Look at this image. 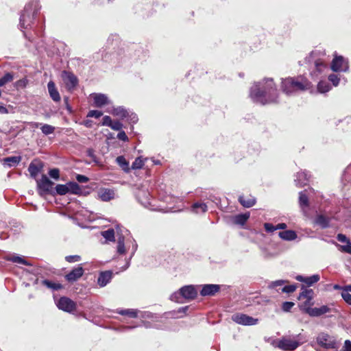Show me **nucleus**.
<instances>
[{
	"label": "nucleus",
	"instance_id": "nucleus-1",
	"mask_svg": "<svg viewBox=\"0 0 351 351\" xmlns=\"http://www.w3.org/2000/svg\"><path fill=\"white\" fill-rule=\"evenodd\" d=\"M278 90L272 78H265L255 83L250 89V96L256 103L267 104L276 102Z\"/></svg>",
	"mask_w": 351,
	"mask_h": 351
},
{
	"label": "nucleus",
	"instance_id": "nucleus-2",
	"mask_svg": "<svg viewBox=\"0 0 351 351\" xmlns=\"http://www.w3.org/2000/svg\"><path fill=\"white\" fill-rule=\"evenodd\" d=\"M326 55L321 49L312 51L304 59L309 66L310 75L313 79H329V68L326 60Z\"/></svg>",
	"mask_w": 351,
	"mask_h": 351
},
{
	"label": "nucleus",
	"instance_id": "nucleus-3",
	"mask_svg": "<svg viewBox=\"0 0 351 351\" xmlns=\"http://www.w3.org/2000/svg\"><path fill=\"white\" fill-rule=\"evenodd\" d=\"M313 84L307 77L300 75L295 77L282 78L280 88L288 96L295 95L298 92H304L311 89Z\"/></svg>",
	"mask_w": 351,
	"mask_h": 351
},
{
	"label": "nucleus",
	"instance_id": "nucleus-4",
	"mask_svg": "<svg viewBox=\"0 0 351 351\" xmlns=\"http://www.w3.org/2000/svg\"><path fill=\"white\" fill-rule=\"evenodd\" d=\"M40 8L38 0H32L25 5L20 17L19 26L21 30L31 27Z\"/></svg>",
	"mask_w": 351,
	"mask_h": 351
},
{
	"label": "nucleus",
	"instance_id": "nucleus-5",
	"mask_svg": "<svg viewBox=\"0 0 351 351\" xmlns=\"http://www.w3.org/2000/svg\"><path fill=\"white\" fill-rule=\"evenodd\" d=\"M197 295V291L193 285H186L182 287L178 291L173 293L170 298L172 301L182 303V299L193 300Z\"/></svg>",
	"mask_w": 351,
	"mask_h": 351
},
{
	"label": "nucleus",
	"instance_id": "nucleus-6",
	"mask_svg": "<svg viewBox=\"0 0 351 351\" xmlns=\"http://www.w3.org/2000/svg\"><path fill=\"white\" fill-rule=\"evenodd\" d=\"M313 298V290L302 287V291L298 296V300L301 302L300 304V309L307 313L308 310L311 309V306L314 304Z\"/></svg>",
	"mask_w": 351,
	"mask_h": 351
},
{
	"label": "nucleus",
	"instance_id": "nucleus-7",
	"mask_svg": "<svg viewBox=\"0 0 351 351\" xmlns=\"http://www.w3.org/2000/svg\"><path fill=\"white\" fill-rule=\"evenodd\" d=\"M330 69L335 72H346L349 69L348 61L342 56L334 53V58L330 62Z\"/></svg>",
	"mask_w": 351,
	"mask_h": 351
},
{
	"label": "nucleus",
	"instance_id": "nucleus-8",
	"mask_svg": "<svg viewBox=\"0 0 351 351\" xmlns=\"http://www.w3.org/2000/svg\"><path fill=\"white\" fill-rule=\"evenodd\" d=\"M300 343L290 338L282 337L279 339L275 346L284 351H293L298 348Z\"/></svg>",
	"mask_w": 351,
	"mask_h": 351
},
{
	"label": "nucleus",
	"instance_id": "nucleus-9",
	"mask_svg": "<svg viewBox=\"0 0 351 351\" xmlns=\"http://www.w3.org/2000/svg\"><path fill=\"white\" fill-rule=\"evenodd\" d=\"M313 194L314 190L311 188L299 193V204L304 213H306L309 207V199L313 197Z\"/></svg>",
	"mask_w": 351,
	"mask_h": 351
},
{
	"label": "nucleus",
	"instance_id": "nucleus-10",
	"mask_svg": "<svg viewBox=\"0 0 351 351\" xmlns=\"http://www.w3.org/2000/svg\"><path fill=\"white\" fill-rule=\"evenodd\" d=\"M232 320L243 326H254L258 324V319L243 313H235L232 315Z\"/></svg>",
	"mask_w": 351,
	"mask_h": 351
},
{
	"label": "nucleus",
	"instance_id": "nucleus-11",
	"mask_svg": "<svg viewBox=\"0 0 351 351\" xmlns=\"http://www.w3.org/2000/svg\"><path fill=\"white\" fill-rule=\"evenodd\" d=\"M53 182L45 175H43L40 180L37 181L38 191L40 196L49 193L52 189Z\"/></svg>",
	"mask_w": 351,
	"mask_h": 351
},
{
	"label": "nucleus",
	"instance_id": "nucleus-12",
	"mask_svg": "<svg viewBox=\"0 0 351 351\" xmlns=\"http://www.w3.org/2000/svg\"><path fill=\"white\" fill-rule=\"evenodd\" d=\"M57 306L59 309L67 313H71L76 308V304L72 300L67 297H62L57 302Z\"/></svg>",
	"mask_w": 351,
	"mask_h": 351
},
{
	"label": "nucleus",
	"instance_id": "nucleus-13",
	"mask_svg": "<svg viewBox=\"0 0 351 351\" xmlns=\"http://www.w3.org/2000/svg\"><path fill=\"white\" fill-rule=\"evenodd\" d=\"M136 197L138 202L145 208L149 209H154V206L152 204L150 194L149 191L139 189L136 193Z\"/></svg>",
	"mask_w": 351,
	"mask_h": 351
},
{
	"label": "nucleus",
	"instance_id": "nucleus-14",
	"mask_svg": "<svg viewBox=\"0 0 351 351\" xmlns=\"http://www.w3.org/2000/svg\"><path fill=\"white\" fill-rule=\"evenodd\" d=\"M62 78L66 88L69 90L73 89L78 83L77 77L71 72L64 71L62 73Z\"/></svg>",
	"mask_w": 351,
	"mask_h": 351
},
{
	"label": "nucleus",
	"instance_id": "nucleus-15",
	"mask_svg": "<svg viewBox=\"0 0 351 351\" xmlns=\"http://www.w3.org/2000/svg\"><path fill=\"white\" fill-rule=\"evenodd\" d=\"M83 274L84 269L82 266H78L66 275V279L69 282H74L82 276Z\"/></svg>",
	"mask_w": 351,
	"mask_h": 351
},
{
	"label": "nucleus",
	"instance_id": "nucleus-16",
	"mask_svg": "<svg viewBox=\"0 0 351 351\" xmlns=\"http://www.w3.org/2000/svg\"><path fill=\"white\" fill-rule=\"evenodd\" d=\"M93 98L94 104L96 107L101 108L104 105L108 104L110 101L108 97L101 93H94L93 94Z\"/></svg>",
	"mask_w": 351,
	"mask_h": 351
},
{
	"label": "nucleus",
	"instance_id": "nucleus-17",
	"mask_svg": "<svg viewBox=\"0 0 351 351\" xmlns=\"http://www.w3.org/2000/svg\"><path fill=\"white\" fill-rule=\"evenodd\" d=\"M219 286L217 285H205L203 286L200 293L202 296L214 295L219 291Z\"/></svg>",
	"mask_w": 351,
	"mask_h": 351
},
{
	"label": "nucleus",
	"instance_id": "nucleus-18",
	"mask_svg": "<svg viewBox=\"0 0 351 351\" xmlns=\"http://www.w3.org/2000/svg\"><path fill=\"white\" fill-rule=\"evenodd\" d=\"M48 92L51 99L55 102H59L61 99L59 92L58 91L56 84L53 81H49L47 84Z\"/></svg>",
	"mask_w": 351,
	"mask_h": 351
},
{
	"label": "nucleus",
	"instance_id": "nucleus-19",
	"mask_svg": "<svg viewBox=\"0 0 351 351\" xmlns=\"http://www.w3.org/2000/svg\"><path fill=\"white\" fill-rule=\"evenodd\" d=\"M112 273L110 271L101 272L97 278V283L101 287H105L112 279Z\"/></svg>",
	"mask_w": 351,
	"mask_h": 351
},
{
	"label": "nucleus",
	"instance_id": "nucleus-20",
	"mask_svg": "<svg viewBox=\"0 0 351 351\" xmlns=\"http://www.w3.org/2000/svg\"><path fill=\"white\" fill-rule=\"evenodd\" d=\"M97 195L102 201H110L114 197V192L109 189H101L97 192Z\"/></svg>",
	"mask_w": 351,
	"mask_h": 351
},
{
	"label": "nucleus",
	"instance_id": "nucleus-21",
	"mask_svg": "<svg viewBox=\"0 0 351 351\" xmlns=\"http://www.w3.org/2000/svg\"><path fill=\"white\" fill-rule=\"evenodd\" d=\"M319 276L318 274H314L311 276H303L298 275L295 277V279L300 282H304L308 286H311L313 284L316 283L319 280Z\"/></svg>",
	"mask_w": 351,
	"mask_h": 351
},
{
	"label": "nucleus",
	"instance_id": "nucleus-22",
	"mask_svg": "<svg viewBox=\"0 0 351 351\" xmlns=\"http://www.w3.org/2000/svg\"><path fill=\"white\" fill-rule=\"evenodd\" d=\"M315 80H319L317 85V90L318 93L324 94L329 91V79L319 78Z\"/></svg>",
	"mask_w": 351,
	"mask_h": 351
},
{
	"label": "nucleus",
	"instance_id": "nucleus-23",
	"mask_svg": "<svg viewBox=\"0 0 351 351\" xmlns=\"http://www.w3.org/2000/svg\"><path fill=\"white\" fill-rule=\"evenodd\" d=\"M116 229L117 234V251L119 254H124L126 252L124 243V237L122 234H119V231L120 230V228L119 226H117Z\"/></svg>",
	"mask_w": 351,
	"mask_h": 351
},
{
	"label": "nucleus",
	"instance_id": "nucleus-24",
	"mask_svg": "<svg viewBox=\"0 0 351 351\" xmlns=\"http://www.w3.org/2000/svg\"><path fill=\"white\" fill-rule=\"evenodd\" d=\"M309 176L305 171H300L296 174V178L295 182L297 186L301 187L306 184L308 181Z\"/></svg>",
	"mask_w": 351,
	"mask_h": 351
},
{
	"label": "nucleus",
	"instance_id": "nucleus-25",
	"mask_svg": "<svg viewBox=\"0 0 351 351\" xmlns=\"http://www.w3.org/2000/svg\"><path fill=\"white\" fill-rule=\"evenodd\" d=\"M328 311V308L327 306L324 305L319 308H311V309L308 310L307 314H308L311 317H318L326 313H327Z\"/></svg>",
	"mask_w": 351,
	"mask_h": 351
},
{
	"label": "nucleus",
	"instance_id": "nucleus-26",
	"mask_svg": "<svg viewBox=\"0 0 351 351\" xmlns=\"http://www.w3.org/2000/svg\"><path fill=\"white\" fill-rule=\"evenodd\" d=\"M250 217V213L239 214L232 217V220L234 224L243 226Z\"/></svg>",
	"mask_w": 351,
	"mask_h": 351
},
{
	"label": "nucleus",
	"instance_id": "nucleus-27",
	"mask_svg": "<svg viewBox=\"0 0 351 351\" xmlns=\"http://www.w3.org/2000/svg\"><path fill=\"white\" fill-rule=\"evenodd\" d=\"M239 201L241 204L245 208L252 207L256 203V199L252 196L245 197L244 195H241L239 197Z\"/></svg>",
	"mask_w": 351,
	"mask_h": 351
},
{
	"label": "nucleus",
	"instance_id": "nucleus-28",
	"mask_svg": "<svg viewBox=\"0 0 351 351\" xmlns=\"http://www.w3.org/2000/svg\"><path fill=\"white\" fill-rule=\"evenodd\" d=\"M278 235L285 241H293L297 238L296 232L291 230L280 232Z\"/></svg>",
	"mask_w": 351,
	"mask_h": 351
},
{
	"label": "nucleus",
	"instance_id": "nucleus-29",
	"mask_svg": "<svg viewBox=\"0 0 351 351\" xmlns=\"http://www.w3.org/2000/svg\"><path fill=\"white\" fill-rule=\"evenodd\" d=\"M108 112L121 118H126L129 114L128 112L121 106L113 108L112 110H108Z\"/></svg>",
	"mask_w": 351,
	"mask_h": 351
},
{
	"label": "nucleus",
	"instance_id": "nucleus-30",
	"mask_svg": "<svg viewBox=\"0 0 351 351\" xmlns=\"http://www.w3.org/2000/svg\"><path fill=\"white\" fill-rule=\"evenodd\" d=\"M191 210L195 213H204L208 210V206L205 203L196 202L192 205Z\"/></svg>",
	"mask_w": 351,
	"mask_h": 351
},
{
	"label": "nucleus",
	"instance_id": "nucleus-31",
	"mask_svg": "<svg viewBox=\"0 0 351 351\" xmlns=\"http://www.w3.org/2000/svg\"><path fill=\"white\" fill-rule=\"evenodd\" d=\"M6 260L12 261L15 263L22 264L25 265H31V264L26 261L23 257L16 254L7 256Z\"/></svg>",
	"mask_w": 351,
	"mask_h": 351
},
{
	"label": "nucleus",
	"instance_id": "nucleus-32",
	"mask_svg": "<svg viewBox=\"0 0 351 351\" xmlns=\"http://www.w3.org/2000/svg\"><path fill=\"white\" fill-rule=\"evenodd\" d=\"M328 335L325 333H321L317 338V344L323 348L327 349L328 348Z\"/></svg>",
	"mask_w": 351,
	"mask_h": 351
},
{
	"label": "nucleus",
	"instance_id": "nucleus-33",
	"mask_svg": "<svg viewBox=\"0 0 351 351\" xmlns=\"http://www.w3.org/2000/svg\"><path fill=\"white\" fill-rule=\"evenodd\" d=\"M315 223L322 228H325L328 226V220L323 215H317L315 219Z\"/></svg>",
	"mask_w": 351,
	"mask_h": 351
},
{
	"label": "nucleus",
	"instance_id": "nucleus-34",
	"mask_svg": "<svg viewBox=\"0 0 351 351\" xmlns=\"http://www.w3.org/2000/svg\"><path fill=\"white\" fill-rule=\"evenodd\" d=\"M116 162L125 172L130 171L129 162L126 160L124 156H118L116 158Z\"/></svg>",
	"mask_w": 351,
	"mask_h": 351
},
{
	"label": "nucleus",
	"instance_id": "nucleus-35",
	"mask_svg": "<svg viewBox=\"0 0 351 351\" xmlns=\"http://www.w3.org/2000/svg\"><path fill=\"white\" fill-rule=\"evenodd\" d=\"M68 188V193H71L73 194H80L82 191L81 188L74 182H70L66 183Z\"/></svg>",
	"mask_w": 351,
	"mask_h": 351
},
{
	"label": "nucleus",
	"instance_id": "nucleus-36",
	"mask_svg": "<svg viewBox=\"0 0 351 351\" xmlns=\"http://www.w3.org/2000/svg\"><path fill=\"white\" fill-rule=\"evenodd\" d=\"M21 160L20 156H10L3 159L4 163L9 167L15 166L18 165Z\"/></svg>",
	"mask_w": 351,
	"mask_h": 351
},
{
	"label": "nucleus",
	"instance_id": "nucleus-37",
	"mask_svg": "<svg viewBox=\"0 0 351 351\" xmlns=\"http://www.w3.org/2000/svg\"><path fill=\"white\" fill-rule=\"evenodd\" d=\"M104 238L108 241H114L115 231L112 228L108 229L107 230L101 232Z\"/></svg>",
	"mask_w": 351,
	"mask_h": 351
},
{
	"label": "nucleus",
	"instance_id": "nucleus-38",
	"mask_svg": "<svg viewBox=\"0 0 351 351\" xmlns=\"http://www.w3.org/2000/svg\"><path fill=\"white\" fill-rule=\"evenodd\" d=\"M43 285L52 290H58L62 288V286L60 283H56L48 280H44L42 281Z\"/></svg>",
	"mask_w": 351,
	"mask_h": 351
},
{
	"label": "nucleus",
	"instance_id": "nucleus-39",
	"mask_svg": "<svg viewBox=\"0 0 351 351\" xmlns=\"http://www.w3.org/2000/svg\"><path fill=\"white\" fill-rule=\"evenodd\" d=\"M14 80V75L12 73H6L0 78V87L3 86L6 84L11 82Z\"/></svg>",
	"mask_w": 351,
	"mask_h": 351
},
{
	"label": "nucleus",
	"instance_id": "nucleus-40",
	"mask_svg": "<svg viewBox=\"0 0 351 351\" xmlns=\"http://www.w3.org/2000/svg\"><path fill=\"white\" fill-rule=\"evenodd\" d=\"M117 313L121 315H128L133 318L137 317V311L134 309H121L117 310Z\"/></svg>",
	"mask_w": 351,
	"mask_h": 351
},
{
	"label": "nucleus",
	"instance_id": "nucleus-41",
	"mask_svg": "<svg viewBox=\"0 0 351 351\" xmlns=\"http://www.w3.org/2000/svg\"><path fill=\"white\" fill-rule=\"evenodd\" d=\"M40 130L45 135H49L54 132L55 127L49 124H43L42 125Z\"/></svg>",
	"mask_w": 351,
	"mask_h": 351
},
{
	"label": "nucleus",
	"instance_id": "nucleus-42",
	"mask_svg": "<svg viewBox=\"0 0 351 351\" xmlns=\"http://www.w3.org/2000/svg\"><path fill=\"white\" fill-rule=\"evenodd\" d=\"M28 171L32 178H36V176L40 172V168L38 167L36 165L31 163L28 167Z\"/></svg>",
	"mask_w": 351,
	"mask_h": 351
},
{
	"label": "nucleus",
	"instance_id": "nucleus-43",
	"mask_svg": "<svg viewBox=\"0 0 351 351\" xmlns=\"http://www.w3.org/2000/svg\"><path fill=\"white\" fill-rule=\"evenodd\" d=\"M144 160L141 156L138 157L135 159V160L132 162V169H140L144 165Z\"/></svg>",
	"mask_w": 351,
	"mask_h": 351
},
{
	"label": "nucleus",
	"instance_id": "nucleus-44",
	"mask_svg": "<svg viewBox=\"0 0 351 351\" xmlns=\"http://www.w3.org/2000/svg\"><path fill=\"white\" fill-rule=\"evenodd\" d=\"M56 191L58 195H66V193H68L67 184H57L56 186Z\"/></svg>",
	"mask_w": 351,
	"mask_h": 351
},
{
	"label": "nucleus",
	"instance_id": "nucleus-45",
	"mask_svg": "<svg viewBox=\"0 0 351 351\" xmlns=\"http://www.w3.org/2000/svg\"><path fill=\"white\" fill-rule=\"evenodd\" d=\"M27 84H28V80L25 77V78L21 79V80L16 81L14 83V86L17 89L24 88L27 86Z\"/></svg>",
	"mask_w": 351,
	"mask_h": 351
},
{
	"label": "nucleus",
	"instance_id": "nucleus-46",
	"mask_svg": "<svg viewBox=\"0 0 351 351\" xmlns=\"http://www.w3.org/2000/svg\"><path fill=\"white\" fill-rule=\"evenodd\" d=\"M341 297L346 303L351 305V294L348 291L343 289L341 292Z\"/></svg>",
	"mask_w": 351,
	"mask_h": 351
},
{
	"label": "nucleus",
	"instance_id": "nucleus-47",
	"mask_svg": "<svg viewBox=\"0 0 351 351\" xmlns=\"http://www.w3.org/2000/svg\"><path fill=\"white\" fill-rule=\"evenodd\" d=\"M340 82V77L337 74H330V83L334 86H337Z\"/></svg>",
	"mask_w": 351,
	"mask_h": 351
},
{
	"label": "nucleus",
	"instance_id": "nucleus-48",
	"mask_svg": "<svg viewBox=\"0 0 351 351\" xmlns=\"http://www.w3.org/2000/svg\"><path fill=\"white\" fill-rule=\"evenodd\" d=\"M110 128L113 130L120 131L123 128V124L119 121H112Z\"/></svg>",
	"mask_w": 351,
	"mask_h": 351
},
{
	"label": "nucleus",
	"instance_id": "nucleus-49",
	"mask_svg": "<svg viewBox=\"0 0 351 351\" xmlns=\"http://www.w3.org/2000/svg\"><path fill=\"white\" fill-rule=\"evenodd\" d=\"M103 113L99 110H90L87 114L88 117H95L98 119L102 116Z\"/></svg>",
	"mask_w": 351,
	"mask_h": 351
},
{
	"label": "nucleus",
	"instance_id": "nucleus-50",
	"mask_svg": "<svg viewBox=\"0 0 351 351\" xmlns=\"http://www.w3.org/2000/svg\"><path fill=\"white\" fill-rule=\"evenodd\" d=\"M65 259L69 263H75L81 260V257L78 255H71L65 257Z\"/></svg>",
	"mask_w": 351,
	"mask_h": 351
},
{
	"label": "nucleus",
	"instance_id": "nucleus-51",
	"mask_svg": "<svg viewBox=\"0 0 351 351\" xmlns=\"http://www.w3.org/2000/svg\"><path fill=\"white\" fill-rule=\"evenodd\" d=\"M296 285H287V286H285L282 291L285 293H293L295 291L296 289Z\"/></svg>",
	"mask_w": 351,
	"mask_h": 351
},
{
	"label": "nucleus",
	"instance_id": "nucleus-52",
	"mask_svg": "<svg viewBox=\"0 0 351 351\" xmlns=\"http://www.w3.org/2000/svg\"><path fill=\"white\" fill-rule=\"evenodd\" d=\"M293 306L294 303L292 302H285L282 304V308L285 312H288Z\"/></svg>",
	"mask_w": 351,
	"mask_h": 351
},
{
	"label": "nucleus",
	"instance_id": "nucleus-53",
	"mask_svg": "<svg viewBox=\"0 0 351 351\" xmlns=\"http://www.w3.org/2000/svg\"><path fill=\"white\" fill-rule=\"evenodd\" d=\"M59 173L58 169H52L49 171V175L51 178L58 180L59 179Z\"/></svg>",
	"mask_w": 351,
	"mask_h": 351
},
{
	"label": "nucleus",
	"instance_id": "nucleus-54",
	"mask_svg": "<svg viewBox=\"0 0 351 351\" xmlns=\"http://www.w3.org/2000/svg\"><path fill=\"white\" fill-rule=\"evenodd\" d=\"M340 247L342 252L351 254V242L348 241L347 244L341 245Z\"/></svg>",
	"mask_w": 351,
	"mask_h": 351
},
{
	"label": "nucleus",
	"instance_id": "nucleus-55",
	"mask_svg": "<svg viewBox=\"0 0 351 351\" xmlns=\"http://www.w3.org/2000/svg\"><path fill=\"white\" fill-rule=\"evenodd\" d=\"M264 228L267 232H273L276 230V226L269 223H264Z\"/></svg>",
	"mask_w": 351,
	"mask_h": 351
},
{
	"label": "nucleus",
	"instance_id": "nucleus-56",
	"mask_svg": "<svg viewBox=\"0 0 351 351\" xmlns=\"http://www.w3.org/2000/svg\"><path fill=\"white\" fill-rule=\"evenodd\" d=\"M112 119L109 116H104L103 117V121L102 125L105 126L110 127L112 123Z\"/></svg>",
	"mask_w": 351,
	"mask_h": 351
},
{
	"label": "nucleus",
	"instance_id": "nucleus-57",
	"mask_svg": "<svg viewBox=\"0 0 351 351\" xmlns=\"http://www.w3.org/2000/svg\"><path fill=\"white\" fill-rule=\"evenodd\" d=\"M76 180L80 183H86L89 180L88 177L80 174L76 176Z\"/></svg>",
	"mask_w": 351,
	"mask_h": 351
},
{
	"label": "nucleus",
	"instance_id": "nucleus-58",
	"mask_svg": "<svg viewBox=\"0 0 351 351\" xmlns=\"http://www.w3.org/2000/svg\"><path fill=\"white\" fill-rule=\"evenodd\" d=\"M285 283V281L282 280H276V281L272 282L270 284L269 287L275 288V287H278V286H282Z\"/></svg>",
	"mask_w": 351,
	"mask_h": 351
},
{
	"label": "nucleus",
	"instance_id": "nucleus-59",
	"mask_svg": "<svg viewBox=\"0 0 351 351\" xmlns=\"http://www.w3.org/2000/svg\"><path fill=\"white\" fill-rule=\"evenodd\" d=\"M337 239L339 242L346 243V244L348 243V241H350L346 236L343 234H338Z\"/></svg>",
	"mask_w": 351,
	"mask_h": 351
},
{
	"label": "nucleus",
	"instance_id": "nucleus-60",
	"mask_svg": "<svg viewBox=\"0 0 351 351\" xmlns=\"http://www.w3.org/2000/svg\"><path fill=\"white\" fill-rule=\"evenodd\" d=\"M117 138L119 140H121L123 141H128V138L125 132H123V131H121L120 132H119V134H117Z\"/></svg>",
	"mask_w": 351,
	"mask_h": 351
},
{
	"label": "nucleus",
	"instance_id": "nucleus-61",
	"mask_svg": "<svg viewBox=\"0 0 351 351\" xmlns=\"http://www.w3.org/2000/svg\"><path fill=\"white\" fill-rule=\"evenodd\" d=\"M86 154H87V156H88L89 157H90L93 160L94 162H97V157L94 154V150L92 149H88L87 151H86Z\"/></svg>",
	"mask_w": 351,
	"mask_h": 351
},
{
	"label": "nucleus",
	"instance_id": "nucleus-62",
	"mask_svg": "<svg viewBox=\"0 0 351 351\" xmlns=\"http://www.w3.org/2000/svg\"><path fill=\"white\" fill-rule=\"evenodd\" d=\"M344 351H351V341L350 340H346L344 343Z\"/></svg>",
	"mask_w": 351,
	"mask_h": 351
},
{
	"label": "nucleus",
	"instance_id": "nucleus-63",
	"mask_svg": "<svg viewBox=\"0 0 351 351\" xmlns=\"http://www.w3.org/2000/svg\"><path fill=\"white\" fill-rule=\"evenodd\" d=\"M287 227V224L285 223H280L276 226V230H285Z\"/></svg>",
	"mask_w": 351,
	"mask_h": 351
},
{
	"label": "nucleus",
	"instance_id": "nucleus-64",
	"mask_svg": "<svg viewBox=\"0 0 351 351\" xmlns=\"http://www.w3.org/2000/svg\"><path fill=\"white\" fill-rule=\"evenodd\" d=\"M6 113H8L7 108L3 106H0V114H6Z\"/></svg>",
	"mask_w": 351,
	"mask_h": 351
}]
</instances>
